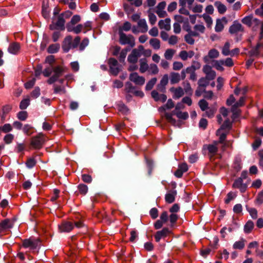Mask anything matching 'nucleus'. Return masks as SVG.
Returning a JSON list of instances; mask_svg holds the SVG:
<instances>
[{"instance_id":"19","label":"nucleus","mask_w":263,"mask_h":263,"mask_svg":"<svg viewBox=\"0 0 263 263\" xmlns=\"http://www.w3.org/2000/svg\"><path fill=\"white\" fill-rule=\"evenodd\" d=\"M66 28L68 32H73L76 34H79L81 32L83 31V25L81 24H78L74 27L71 26L70 25H67Z\"/></svg>"},{"instance_id":"51","label":"nucleus","mask_w":263,"mask_h":263,"mask_svg":"<svg viewBox=\"0 0 263 263\" xmlns=\"http://www.w3.org/2000/svg\"><path fill=\"white\" fill-rule=\"evenodd\" d=\"M32 128L33 127L31 125L25 124L23 128V131L25 134L30 135L32 134V132L31 131Z\"/></svg>"},{"instance_id":"55","label":"nucleus","mask_w":263,"mask_h":263,"mask_svg":"<svg viewBox=\"0 0 263 263\" xmlns=\"http://www.w3.org/2000/svg\"><path fill=\"white\" fill-rule=\"evenodd\" d=\"M83 25V33H85L87 31L91 30L92 29V22L90 21H87L85 22Z\"/></svg>"},{"instance_id":"45","label":"nucleus","mask_w":263,"mask_h":263,"mask_svg":"<svg viewBox=\"0 0 263 263\" xmlns=\"http://www.w3.org/2000/svg\"><path fill=\"white\" fill-rule=\"evenodd\" d=\"M148 71L149 73L152 74H157L159 72V69L157 66L155 64H151L149 66Z\"/></svg>"},{"instance_id":"53","label":"nucleus","mask_w":263,"mask_h":263,"mask_svg":"<svg viewBox=\"0 0 263 263\" xmlns=\"http://www.w3.org/2000/svg\"><path fill=\"white\" fill-rule=\"evenodd\" d=\"M171 222V227H173L178 219V216L176 214L172 213L169 216Z\"/></svg>"},{"instance_id":"57","label":"nucleus","mask_w":263,"mask_h":263,"mask_svg":"<svg viewBox=\"0 0 263 263\" xmlns=\"http://www.w3.org/2000/svg\"><path fill=\"white\" fill-rule=\"evenodd\" d=\"M263 47V44L258 43L256 46V48L251 50V54L253 55H257L260 52V47Z\"/></svg>"},{"instance_id":"25","label":"nucleus","mask_w":263,"mask_h":263,"mask_svg":"<svg viewBox=\"0 0 263 263\" xmlns=\"http://www.w3.org/2000/svg\"><path fill=\"white\" fill-rule=\"evenodd\" d=\"M246 240L243 238H241L239 240L235 241L233 245V248L234 249L242 250L245 246Z\"/></svg>"},{"instance_id":"43","label":"nucleus","mask_w":263,"mask_h":263,"mask_svg":"<svg viewBox=\"0 0 263 263\" xmlns=\"http://www.w3.org/2000/svg\"><path fill=\"white\" fill-rule=\"evenodd\" d=\"M143 50V46L140 45L138 47V49H133L131 53L138 59V58L140 57L141 53Z\"/></svg>"},{"instance_id":"8","label":"nucleus","mask_w":263,"mask_h":263,"mask_svg":"<svg viewBox=\"0 0 263 263\" xmlns=\"http://www.w3.org/2000/svg\"><path fill=\"white\" fill-rule=\"evenodd\" d=\"M243 31V26L237 21H234L233 24L229 28V32L231 34H236Z\"/></svg>"},{"instance_id":"61","label":"nucleus","mask_w":263,"mask_h":263,"mask_svg":"<svg viewBox=\"0 0 263 263\" xmlns=\"http://www.w3.org/2000/svg\"><path fill=\"white\" fill-rule=\"evenodd\" d=\"M199 106L201 109L203 111L205 110L208 108V103L204 100L202 99L199 101Z\"/></svg>"},{"instance_id":"62","label":"nucleus","mask_w":263,"mask_h":263,"mask_svg":"<svg viewBox=\"0 0 263 263\" xmlns=\"http://www.w3.org/2000/svg\"><path fill=\"white\" fill-rule=\"evenodd\" d=\"M131 29V24L128 22H125L123 26L120 28L119 30L128 31Z\"/></svg>"},{"instance_id":"49","label":"nucleus","mask_w":263,"mask_h":263,"mask_svg":"<svg viewBox=\"0 0 263 263\" xmlns=\"http://www.w3.org/2000/svg\"><path fill=\"white\" fill-rule=\"evenodd\" d=\"M157 82V79L154 78L149 80L146 85L145 89L147 90H151Z\"/></svg>"},{"instance_id":"3","label":"nucleus","mask_w":263,"mask_h":263,"mask_svg":"<svg viewBox=\"0 0 263 263\" xmlns=\"http://www.w3.org/2000/svg\"><path fill=\"white\" fill-rule=\"evenodd\" d=\"M119 42L122 45H128L130 47H133L135 45V39L132 35H126L121 30L119 31Z\"/></svg>"},{"instance_id":"21","label":"nucleus","mask_w":263,"mask_h":263,"mask_svg":"<svg viewBox=\"0 0 263 263\" xmlns=\"http://www.w3.org/2000/svg\"><path fill=\"white\" fill-rule=\"evenodd\" d=\"M177 192L176 191H169L165 196V201L168 203H173L175 199Z\"/></svg>"},{"instance_id":"18","label":"nucleus","mask_w":263,"mask_h":263,"mask_svg":"<svg viewBox=\"0 0 263 263\" xmlns=\"http://www.w3.org/2000/svg\"><path fill=\"white\" fill-rule=\"evenodd\" d=\"M171 20L168 18H165L164 20H160L159 22L158 25L160 29H164L168 31L171 29Z\"/></svg>"},{"instance_id":"14","label":"nucleus","mask_w":263,"mask_h":263,"mask_svg":"<svg viewBox=\"0 0 263 263\" xmlns=\"http://www.w3.org/2000/svg\"><path fill=\"white\" fill-rule=\"evenodd\" d=\"M65 21L62 15H59L58 16L57 21L55 23V27H53L52 26H50V28L51 29H56L64 30L65 29Z\"/></svg>"},{"instance_id":"22","label":"nucleus","mask_w":263,"mask_h":263,"mask_svg":"<svg viewBox=\"0 0 263 263\" xmlns=\"http://www.w3.org/2000/svg\"><path fill=\"white\" fill-rule=\"evenodd\" d=\"M140 68L139 71L141 73H143L148 70L149 66L146 59H141L139 61Z\"/></svg>"},{"instance_id":"31","label":"nucleus","mask_w":263,"mask_h":263,"mask_svg":"<svg viewBox=\"0 0 263 263\" xmlns=\"http://www.w3.org/2000/svg\"><path fill=\"white\" fill-rule=\"evenodd\" d=\"M204 147L208 149L209 154L212 156L215 155L218 150L216 144H209L208 145H205Z\"/></svg>"},{"instance_id":"33","label":"nucleus","mask_w":263,"mask_h":263,"mask_svg":"<svg viewBox=\"0 0 263 263\" xmlns=\"http://www.w3.org/2000/svg\"><path fill=\"white\" fill-rule=\"evenodd\" d=\"M261 23L258 19L254 18L249 27H251L253 30L256 31L260 27Z\"/></svg>"},{"instance_id":"54","label":"nucleus","mask_w":263,"mask_h":263,"mask_svg":"<svg viewBox=\"0 0 263 263\" xmlns=\"http://www.w3.org/2000/svg\"><path fill=\"white\" fill-rule=\"evenodd\" d=\"M28 117V114L26 111H21L17 114V118L21 121H25Z\"/></svg>"},{"instance_id":"58","label":"nucleus","mask_w":263,"mask_h":263,"mask_svg":"<svg viewBox=\"0 0 263 263\" xmlns=\"http://www.w3.org/2000/svg\"><path fill=\"white\" fill-rule=\"evenodd\" d=\"M12 109V106L10 105H6L3 107V115L2 117V118H5V115L9 113Z\"/></svg>"},{"instance_id":"64","label":"nucleus","mask_w":263,"mask_h":263,"mask_svg":"<svg viewBox=\"0 0 263 263\" xmlns=\"http://www.w3.org/2000/svg\"><path fill=\"white\" fill-rule=\"evenodd\" d=\"M149 214L153 219L157 218L158 216V210L155 208H152L149 211Z\"/></svg>"},{"instance_id":"56","label":"nucleus","mask_w":263,"mask_h":263,"mask_svg":"<svg viewBox=\"0 0 263 263\" xmlns=\"http://www.w3.org/2000/svg\"><path fill=\"white\" fill-rule=\"evenodd\" d=\"M14 137V135L11 134H7L4 138V141L6 144H10L12 142Z\"/></svg>"},{"instance_id":"35","label":"nucleus","mask_w":263,"mask_h":263,"mask_svg":"<svg viewBox=\"0 0 263 263\" xmlns=\"http://www.w3.org/2000/svg\"><path fill=\"white\" fill-rule=\"evenodd\" d=\"M188 34L185 35L184 39L186 43L190 45H193L194 43V40L193 38V36H194L193 34H192L191 30L189 29L187 30Z\"/></svg>"},{"instance_id":"17","label":"nucleus","mask_w":263,"mask_h":263,"mask_svg":"<svg viewBox=\"0 0 263 263\" xmlns=\"http://www.w3.org/2000/svg\"><path fill=\"white\" fill-rule=\"evenodd\" d=\"M219 55V51L215 49H212L209 50L208 54L203 58L205 62H208L210 59L217 58Z\"/></svg>"},{"instance_id":"41","label":"nucleus","mask_w":263,"mask_h":263,"mask_svg":"<svg viewBox=\"0 0 263 263\" xmlns=\"http://www.w3.org/2000/svg\"><path fill=\"white\" fill-rule=\"evenodd\" d=\"M78 191L80 194L85 195L88 192V186L84 184H80L78 186Z\"/></svg>"},{"instance_id":"37","label":"nucleus","mask_w":263,"mask_h":263,"mask_svg":"<svg viewBox=\"0 0 263 263\" xmlns=\"http://www.w3.org/2000/svg\"><path fill=\"white\" fill-rule=\"evenodd\" d=\"M149 44L155 49H159L160 47V41L157 39L153 38L151 39L149 41Z\"/></svg>"},{"instance_id":"10","label":"nucleus","mask_w":263,"mask_h":263,"mask_svg":"<svg viewBox=\"0 0 263 263\" xmlns=\"http://www.w3.org/2000/svg\"><path fill=\"white\" fill-rule=\"evenodd\" d=\"M72 37L71 35H68L64 39L63 42L62 49L65 52H68L72 48Z\"/></svg>"},{"instance_id":"5","label":"nucleus","mask_w":263,"mask_h":263,"mask_svg":"<svg viewBox=\"0 0 263 263\" xmlns=\"http://www.w3.org/2000/svg\"><path fill=\"white\" fill-rule=\"evenodd\" d=\"M129 79L137 85L142 86L145 81V78L140 76L137 72H133L129 74Z\"/></svg>"},{"instance_id":"39","label":"nucleus","mask_w":263,"mask_h":263,"mask_svg":"<svg viewBox=\"0 0 263 263\" xmlns=\"http://www.w3.org/2000/svg\"><path fill=\"white\" fill-rule=\"evenodd\" d=\"M254 18L253 17L252 15H250L245 16L243 17L242 20L241 22L246 25H247L248 27H250V25H251V23Z\"/></svg>"},{"instance_id":"40","label":"nucleus","mask_w":263,"mask_h":263,"mask_svg":"<svg viewBox=\"0 0 263 263\" xmlns=\"http://www.w3.org/2000/svg\"><path fill=\"white\" fill-rule=\"evenodd\" d=\"M60 49V45L59 44H54L50 45L47 49V51L50 53H54L57 52Z\"/></svg>"},{"instance_id":"9","label":"nucleus","mask_w":263,"mask_h":263,"mask_svg":"<svg viewBox=\"0 0 263 263\" xmlns=\"http://www.w3.org/2000/svg\"><path fill=\"white\" fill-rule=\"evenodd\" d=\"M171 233V231L167 228H164L161 231H157L154 237L156 242L160 241L161 238L165 237Z\"/></svg>"},{"instance_id":"42","label":"nucleus","mask_w":263,"mask_h":263,"mask_svg":"<svg viewBox=\"0 0 263 263\" xmlns=\"http://www.w3.org/2000/svg\"><path fill=\"white\" fill-rule=\"evenodd\" d=\"M224 28V25L222 22V20L218 19L216 21V24L215 27V30L216 32H221Z\"/></svg>"},{"instance_id":"60","label":"nucleus","mask_w":263,"mask_h":263,"mask_svg":"<svg viewBox=\"0 0 263 263\" xmlns=\"http://www.w3.org/2000/svg\"><path fill=\"white\" fill-rule=\"evenodd\" d=\"M202 17H203L204 21L206 23L207 26L208 27L211 26V25L212 24V23H213L212 17L210 16H209V15H207L205 14H203L202 15Z\"/></svg>"},{"instance_id":"13","label":"nucleus","mask_w":263,"mask_h":263,"mask_svg":"<svg viewBox=\"0 0 263 263\" xmlns=\"http://www.w3.org/2000/svg\"><path fill=\"white\" fill-rule=\"evenodd\" d=\"M21 49V45L17 42L10 43L8 47V51L12 54H17L19 53Z\"/></svg>"},{"instance_id":"6","label":"nucleus","mask_w":263,"mask_h":263,"mask_svg":"<svg viewBox=\"0 0 263 263\" xmlns=\"http://www.w3.org/2000/svg\"><path fill=\"white\" fill-rule=\"evenodd\" d=\"M168 216L167 212H163L160 216V219L157 220L154 223L155 229L158 230L161 228L163 225L168 221Z\"/></svg>"},{"instance_id":"50","label":"nucleus","mask_w":263,"mask_h":263,"mask_svg":"<svg viewBox=\"0 0 263 263\" xmlns=\"http://www.w3.org/2000/svg\"><path fill=\"white\" fill-rule=\"evenodd\" d=\"M231 111L233 112L232 117L233 120L236 119L239 115L240 110L235 105L232 107Z\"/></svg>"},{"instance_id":"12","label":"nucleus","mask_w":263,"mask_h":263,"mask_svg":"<svg viewBox=\"0 0 263 263\" xmlns=\"http://www.w3.org/2000/svg\"><path fill=\"white\" fill-rule=\"evenodd\" d=\"M13 223L9 219H5L0 222V233L12 228Z\"/></svg>"},{"instance_id":"34","label":"nucleus","mask_w":263,"mask_h":263,"mask_svg":"<svg viewBox=\"0 0 263 263\" xmlns=\"http://www.w3.org/2000/svg\"><path fill=\"white\" fill-rule=\"evenodd\" d=\"M223 65H224L223 60H216L213 61V66L218 70L223 71L224 70Z\"/></svg>"},{"instance_id":"46","label":"nucleus","mask_w":263,"mask_h":263,"mask_svg":"<svg viewBox=\"0 0 263 263\" xmlns=\"http://www.w3.org/2000/svg\"><path fill=\"white\" fill-rule=\"evenodd\" d=\"M1 132L7 133L12 130V126L9 123L5 124L4 125L0 126Z\"/></svg>"},{"instance_id":"7","label":"nucleus","mask_w":263,"mask_h":263,"mask_svg":"<svg viewBox=\"0 0 263 263\" xmlns=\"http://www.w3.org/2000/svg\"><path fill=\"white\" fill-rule=\"evenodd\" d=\"M73 228V224L70 221H64L59 225V229L61 232H69Z\"/></svg>"},{"instance_id":"59","label":"nucleus","mask_w":263,"mask_h":263,"mask_svg":"<svg viewBox=\"0 0 263 263\" xmlns=\"http://www.w3.org/2000/svg\"><path fill=\"white\" fill-rule=\"evenodd\" d=\"M53 72V67L51 66H49L46 68L42 72L43 74L45 77H49L52 72Z\"/></svg>"},{"instance_id":"47","label":"nucleus","mask_w":263,"mask_h":263,"mask_svg":"<svg viewBox=\"0 0 263 263\" xmlns=\"http://www.w3.org/2000/svg\"><path fill=\"white\" fill-rule=\"evenodd\" d=\"M80 21L81 16L79 15H74L71 18L70 22L67 25H70V26H72L80 22Z\"/></svg>"},{"instance_id":"36","label":"nucleus","mask_w":263,"mask_h":263,"mask_svg":"<svg viewBox=\"0 0 263 263\" xmlns=\"http://www.w3.org/2000/svg\"><path fill=\"white\" fill-rule=\"evenodd\" d=\"M230 44L229 42H226L223 47L222 48V54L224 55V56H228L230 54H231V50H230Z\"/></svg>"},{"instance_id":"27","label":"nucleus","mask_w":263,"mask_h":263,"mask_svg":"<svg viewBox=\"0 0 263 263\" xmlns=\"http://www.w3.org/2000/svg\"><path fill=\"white\" fill-rule=\"evenodd\" d=\"M180 75L178 73L172 72L170 74V81L172 84L178 83L180 81Z\"/></svg>"},{"instance_id":"2","label":"nucleus","mask_w":263,"mask_h":263,"mask_svg":"<svg viewBox=\"0 0 263 263\" xmlns=\"http://www.w3.org/2000/svg\"><path fill=\"white\" fill-rule=\"evenodd\" d=\"M175 115L179 119L185 120L189 117V114L187 112H181L180 111L175 112L173 110L172 113H165V117L167 121L172 124L176 123V120L173 118V115Z\"/></svg>"},{"instance_id":"15","label":"nucleus","mask_w":263,"mask_h":263,"mask_svg":"<svg viewBox=\"0 0 263 263\" xmlns=\"http://www.w3.org/2000/svg\"><path fill=\"white\" fill-rule=\"evenodd\" d=\"M170 91L173 93V98L174 99H178L184 95V90L181 87H172Z\"/></svg>"},{"instance_id":"48","label":"nucleus","mask_w":263,"mask_h":263,"mask_svg":"<svg viewBox=\"0 0 263 263\" xmlns=\"http://www.w3.org/2000/svg\"><path fill=\"white\" fill-rule=\"evenodd\" d=\"M30 104V99L26 98L21 101L20 104V108L21 109H26Z\"/></svg>"},{"instance_id":"24","label":"nucleus","mask_w":263,"mask_h":263,"mask_svg":"<svg viewBox=\"0 0 263 263\" xmlns=\"http://www.w3.org/2000/svg\"><path fill=\"white\" fill-rule=\"evenodd\" d=\"M65 69L66 68L65 67L60 66H56L53 68V72H54L53 76L58 79V78L62 75L63 73L65 72Z\"/></svg>"},{"instance_id":"26","label":"nucleus","mask_w":263,"mask_h":263,"mask_svg":"<svg viewBox=\"0 0 263 263\" xmlns=\"http://www.w3.org/2000/svg\"><path fill=\"white\" fill-rule=\"evenodd\" d=\"M222 129H218L216 132V135L219 136V141L220 143H223L225 141L227 135L229 132L227 131L222 132Z\"/></svg>"},{"instance_id":"4","label":"nucleus","mask_w":263,"mask_h":263,"mask_svg":"<svg viewBox=\"0 0 263 263\" xmlns=\"http://www.w3.org/2000/svg\"><path fill=\"white\" fill-rule=\"evenodd\" d=\"M40 240L38 238L30 237L23 240L22 246L25 248L34 250L40 245Z\"/></svg>"},{"instance_id":"28","label":"nucleus","mask_w":263,"mask_h":263,"mask_svg":"<svg viewBox=\"0 0 263 263\" xmlns=\"http://www.w3.org/2000/svg\"><path fill=\"white\" fill-rule=\"evenodd\" d=\"M138 25L140 28L141 32H146L148 30V26L147 25L145 20L141 19L138 23Z\"/></svg>"},{"instance_id":"32","label":"nucleus","mask_w":263,"mask_h":263,"mask_svg":"<svg viewBox=\"0 0 263 263\" xmlns=\"http://www.w3.org/2000/svg\"><path fill=\"white\" fill-rule=\"evenodd\" d=\"M232 127V122L229 119H227L224 121L223 123L221 125L219 129L229 132Z\"/></svg>"},{"instance_id":"1","label":"nucleus","mask_w":263,"mask_h":263,"mask_svg":"<svg viewBox=\"0 0 263 263\" xmlns=\"http://www.w3.org/2000/svg\"><path fill=\"white\" fill-rule=\"evenodd\" d=\"M47 141V138L42 133H39L31 139L30 145L34 149H40Z\"/></svg>"},{"instance_id":"63","label":"nucleus","mask_w":263,"mask_h":263,"mask_svg":"<svg viewBox=\"0 0 263 263\" xmlns=\"http://www.w3.org/2000/svg\"><path fill=\"white\" fill-rule=\"evenodd\" d=\"M236 196V195L235 193L233 192H229L227 195V198L225 199V203L227 204L229 203L232 200L234 199Z\"/></svg>"},{"instance_id":"38","label":"nucleus","mask_w":263,"mask_h":263,"mask_svg":"<svg viewBox=\"0 0 263 263\" xmlns=\"http://www.w3.org/2000/svg\"><path fill=\"white\" fill-rule=\"evenodd\" d=\"M254 228V223L251 220H249L244 226V231L246 233H249Z\"/></svg>"},{"instance_id":"52","label":"nucleus","mask_w":263,"mask_h":263,"mask_svg":"<svg viewBox=\"0 0 263 263\" xmlns=\"http://www.w3.org/2000/svg\"><path fill=\"white\" fill-rule=\"evenodd\" d=\"M135 89L136 87L130 82H127L125 83V89L126 92L132 93Z\"/></svg>"},{"instance_id":"23","label":"nucleus","mask_w":263,"mask_h":263,"mask_svg":"<svg viewBox=\"0 0 263 263\" xmlns=\"http://www.w3.org/2000/svg\"><path fill=\"white\" fill-rule=\"evenodd\" d=\"M168 75L164 74L160 81V84L158 85V89L161 91H163V90L165 89V86L168 83Z\"/></svg>"},{"instance_id":"44","label":"nucleus","mask_w":263,"mask_h":263,"mask_svg":"<svg viewBox=\"0 0 263 263\" xmlns=\"http://www.w3.org/2000/svg\"><path fill=\"white\" fill-rule=\"evenodd\" d=\"M175 50L172 49H167L164 53V57L166 60H170L173 58Z\"/></svg>"},{"instance_id":"16","label":"nucleus","mask_w":263,"mask_h":263,"mask_svg":"<svg viewBox=\"0 0 263 263\" xmlns=\"http://www.w3.org/2000/svg\"><path fill=\"white\" fill-rule=\"evenodd\" d=\"M205 29L203 24H197L193 27V30H191L192 34L194 36H198L200 33L204 32Z\"/></svg>"},{"instance_id":"29","label":"nucleus","mask_w":263,"mask_h":263,"mask_svg":"<svg viewBox=\"0 0 263 263\" xmlns=\"http://www.w3.org/2000/svg\"><path fill=\"white\" fill-rule=\"evenodd\" d=\"M215 6L217 8L218 11L220 14H223L227 10L226 6L220 2L217 1L214 3Z\"/></svg>"},{"instance_id":"30","label":"nucleus","mask_w":263,"mask_h":263,"mask_svg":"<svg viewBox=\"0 0 263 263\" xmlns=\"http://www.w3.org/2000/svg\"><path fill=\"white\" fill-rule=\"evenodd\" d=\"M183 86L184 92L187 95H192L193 93V90L191 88V85L188 81H184L182 83Z\"/></svg>"},{"instance_id":"11","label":"nucleus","mask_w":263,"mask_h":263,"mask_svg":"<svg viewBox=\"0 0 263 263\" xmlns=\"http://www.w3.org/2000/svg\"><path fill=\"white\" fill-rule=\"evenodd\" d=\"M233 187L239 189L241 192L243 193L246 191L247 185L243 182V180L241 178H239L234 181Z\"/></svg>"},{"instance_id":"20","label":"nucleus","mask_w":263,"mask_h":263,"mask_svg":"<svg viewBox=\"0 0 263 263\" xmlns=\"http://www.w3.org/2000/svg\"><path fill=\"white\" fill-rule=\"evenodd\" d=\"M195 52L192 50L189 51L183 50L180 52L179 56L182 60L185 61L188 58H192Z\"/></svg>"}]
</instances>
